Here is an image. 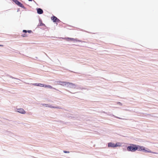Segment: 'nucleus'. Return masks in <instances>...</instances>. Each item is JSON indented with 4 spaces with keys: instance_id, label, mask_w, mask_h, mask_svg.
I'll return each mask as SVG.
<instances>
[{
    "instance_id": "f257e3e1",
    "label": "nucleus",
    "mask_w": 158,
    "mask_h": 158,
    "mask_svg": "<svg viewBox=\"0 0 158 158\" xmlns=\"http://www.w3.org/2000/svg\"><path fill=\"white\" fill-rule=\"evenodd\" d=\"M138 146L133 144H131L128 146L127 148V150L128 151L134 152L138 149Z\"/></svg>"
},
{
    "instance_id": "f03ea898",
    "label": "nucleus",
    "mask_w": 158,
    "mask_h": 158,
    "mask_svg": "<svg viewBox=\"0 0 158 158\" xmlns=\"http://www.w3.org/2000/svg\"><path fill=\"white\" fill-rule=\"evenodd\" d=\"M59 84L62 85L73 86L74 85L71 83L67 82H59Z\"/></svg>"
},
{
    "instance_id": "7ed1b4c3",
    "label": "nucleus",
    "mask_w": 158,
    "mask_h": 158,
    "mask_svg": "<svg viewBox=\"0 0 158 158\" xmlns=\"http://www.w3.org/2000/svg\"><path fill=\"white\" fill-rule=\"evenodd\" d=\"M138 147V149L137 150H138L139 151H145L148 152L149 153H151V151H147L146 150H145L144 148L143 147H140L139 146H137Z\"/></svg>"
},
{
    "instance_id": "20e7f679",
    "label": "nucleus",
    "mask_w": 158,
    "mask_h": 158,
    "mask_svg": "<svg viewBox=\"0 0 158 158\" xmlns=\"http://www.w3.org/2000/svg\"><path fill=\"white\" fill-rule=\"evenodd\" d=\"M51 19L54 22H60V20L57 18L55 16H53L51 17Z\"/></svg>"
},
{
    "instance_id": "39448f33",
    "label": "nucleus",
    "mask_w": 158,
    "mask_h": 158,
    "mask_svg": "<svg viewBox=\"0 0 158 158\" xmlns=\"http://www.w3.org/2000/svg\"><path fill=\"white\" fill-rule=\"evenodd\" d=\"M17 112L22 114H25L26 113L25 111L22 108L18 109Z\"/></svg>"
},
{
    "instance_id": "423d86ee",
    "label": "nucleus",
    "mask_w": 158,
    "mask_h": 158,
    "mask_svg": "<svg viewBox=\"0 0 158 158\" xmlns=\"http://www.w3.org/2000/svg\"><path fill=\"white\" fill-rule=\"evenodd\" d=\"M108 147H115V144L110 142L108 143Z\"/></svg>"
},
{
    "instance_id": "0eeeda50",
    "label": "nucleus",
    "mask_w": 158,
    "mask_h": 158,
    "mask_svg": "<svg viewBox=\"0 0 158 158\" xmlns=\"http://www.w3.org/2000/svg\"><path fill=\"white\" fill-rule=\"evenodd\" d=\"M37 12L38 14H41L43 13V10L40 8H37Z\"/></svg>"
},
{
    "instance_id": "6e6552de",
    "label": "nucleus",
    "mask_w": 158,
    "mask_h": 158,
    "mask_svg": "<svg viewBox=\"0 0 158 158\" xmlns=\"http://www.w3.org/2000/svg\"><path fill=\"white\" fill-rule=\"evenodd\" d=\"M66 39L67 40H69L71 41H77V39H74V38H73L68 37V38H66Z\"/></svg>"
},
{
    "instance_id": "1a4fd4ad",
    "label": "nucleus",
    "mask_w": 158,
    "mask_h": 158,
    "mask_svg": "<svg viewBox=\"0 0 158 158\" xmlns=\"http://www.w3.org/2000/svg\"><path fill=\"white\" fill-rule=\"evenodd\" d=\"M43 105L44 106H45L47 107H49L51 108H57V107H56L52 106H48V104H43Z\"/></svg>"
},
{
    "instance_id": "9d476101",
    "label": "nucleus",
    "mask_w": 158,
    "mask_h": 158,
    "mask_svg": "<svg viewBox=\"0 0 158 158\" xmlns=\"http://www.w3.org/2000/svg\"><path fill=\"white\" fill-rule=\"evenodd\" d=\"M16 4H17L19 6H20V7H23V4H22L21 3H20L19 1L18 2L16 3Z\"/></svg>"
},
{
    "instance_id": "9b49d317",
    "label": "nucleus",
    "mask_w": 158,
    "mask_h": 158,
    "mask_svg": "<svg viewBox=\"0 0 158 158\" xmlns=\"http://www.w3.org/2000/svg\"><path fill=\"white\" fill-rule=\"evenodd\" d=\"M121 146V144L120 143L117 142L115 144V147H120Z\"/></svg>"
},
{
    "instance_id": "f8f14e48",
    "label": "nucleus",
    "mask_w": 158,
    "mask_h": 158,
    "mask_svg": "<svg viewBox=\"0 0 158 158\" xmlns=\"http://www.w3.org/2000/svg\"><path fill=\"white\" fill-rule=\"evenodd\" d=\"M44 87H47L50 89L53 88V87L50 85H45Z\"/></svg>"
},
{
    "instance_id": "ddd939ff",
    "label": "nucleus",
    "mask_w": 158,
    "mask_h": 158,
    "mask_svg": "<svg viewBox=\"0 0 158 158\" xmlns=\"http://www.w3.org/2000/svg\"><path fill=\"white\" fill-rule=\"evenodd\" d=\"M32 85L35 86H40L39 83H34V84H33Z\"/></svg>"
},
{
    "instance_id": "4468645a",
    "label": "nucleus",
    "mask_w": 158,
    "mask_h": 158,
    "mask_svg": "<svg viewBox=\"0 0 158 158\" xmlns=\"http://www.w3.org/2000/svg\"><path fill=\"white\" fill-rule=\"evenodd\" d=\"M39 84H40V86H41V87H44V86H45V85H44L43 84H40V83H39Z\"/></svg>"
},
{
    "instance_id": "2eb2a0df",
    "label": "nucleus",
    "mask_w": 158,
    "mask_h": 158,
    "mask_svg": "<svg viewBox=\"0 0 158 158\" xmlns=\"http://www.w3.org/2000/svg\"><path fill=\"white\" fill-rule=\"evenodd\" d=\"M22 36L23 37H25L27 36V35L25 34L22 35Z\"/></svg>"
},
{
    "instance_id": "dca6fc26",
    "label": "nucleus",
    "mask_w": 158,
    "mask_h": 158,
    "mask_svg": "<svg viewBox=\"0 0 158 158\" xmlns=\"http://www.w3.org/2000/svg\"><path fill=\"white\" fill-rule=\"evenodd\" d=\"M23 32L26 33L27 32V31L26 30H23Z\"/></svg>"
},
{
    "instance_id": "f3484780",
    "label": "nucleus",
    "mask_w": 158,
    "mask_h": 158,
    "mask_svg": "<svg viewBox=\"0 0 158 158\" xmlns=\"http://www.w3.org/2000/svg\"><path fill=\"white\" fill-rule=\"evenodd\" d=\"M27 32H28L29 33H31V32L32 31L31 30H28L27 31Z\"/></svg>"
},
{
    "instance_id": "a211bd4d",
    "label": "nucleus",
    "mask_w": 158,
    "mask_h": 158,
    "mask_svg": "<svg viewBox=\"0 0 158 158\" xmlns=\"http://www.w3.org/2000/svg\"><path fill=\"white\" fill-rule=\"evenodd\" d=\"M64 152L65 153H69V152H67V151H64Z\"/></svg>"
},
{
    "instance_id": "6ab92c4d",
    "label": "nucleus",
    "mask_w": 158,
    "mask_h": 158,
    "mask_svg": "<svg viewBox=\"0 0 158 158\" xmlns=\"http://www.w3.org/2000/svg\"><path fill=\"white\" fill-rule=\"evenodd\" d=\"M0 46L2 47V46H3V45H0Z\"/></svg>"
},
{
    "instance_id": "aec40b11",
    "label": "nucleus",
    "mask_w": 158,
    "mask_h": 158,
    "mask_svg": "<svg viewBox=\"0 0 158 158\" xmlns=\"http://www.w3.org/2000/svg\"><path fill=\"white\" fill-rule=\"evenodd\" d=\"M29 1H31L32 0H28Z\"/></svg>"
}]
</instances>
